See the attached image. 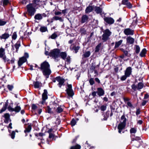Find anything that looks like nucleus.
<instances>
[{"label": "nucleus", "instance_id": "obj_48", "mask_svg": "<svg viewBox=\"0 0 149 149\" xmlns=\"http://www.w3.org/2000/svg\"><path fill=\"white\" fill-rule=\"evenodd\" d=\"M101 45L99 44L96 47L95 49V52H98L100 50V47Z\"/></svg>", "mask_w": 149, "mask_h": 149}, {"label": "nucleus", "instance_id": "obj_3", "mask_svg": "<svg viewBox=\"0 0 149 149\" xmlns=\"http://www.w3.org/2000/svg\"><path fill=\"white\" fill-rule=\"evenodd\" d=\"M60 49H55L51 51L49 56L52 58L56 59L59 57Z\"/></svg>", "mask_w": 149, "mask_h": 149}, {"label": "nucleus", "instance_id": "obj_57", "mask_svg": "<svg viewBox=\"0 0 149 149\" xmlns=\"http://www.w3.org/2000/svg\"><path fill=\"white\" fill-rule=\"evenodd\" d=\"M7 109L10 111H14V108L10 106H9Z\"/></svg>", "mask_w": 149, "mask_h": 149}, {"label": "nucleus", "instance_id": "obj_28", "mask_svg": "<svg viewBox=\"0 0 149 149\" xmlns=\"http://www.w3.org/2000/svg\"><path fill=\"white\" fill-rule=\"evenodd\" d=\"M123 42L122 40H120L119 41L115 42V45L114 47L115 49L118 47Z\"/></svg>", "mask_w": 149, "mask_h": 149}, {"label": "nucleus", "instance_id": "obj_25", "mask_svg": "<svg viewBox=\"0 0 149 149\" xmlns=\"http://www.w3.org/2000/svg\"><path fill=\"white\" fill-rule=\"evenodd\" d=\"M34 18L36 19L41 20L42 19V17L41 14L38 13L35 15Z\"/></svg>", "mask_w": 149, "mask_h": 149}, {"label": "nucleus", "instance_id": "obj_55", "mask_svg": "<svg viewBox=\"0 0 149 149\" xmlns=\"http://www.w3.org/2000/svg\"><path fill=\"white\" fill-rule=\"evenodd\" d=\"M15 131H13L10 134L11 138L12 139H14L15 137Z\"/></svg>", "mask_w": 149, "mask_h": 149}, {"label": "nucleus", "instance_id": "obj_54", "mask_svg": "<svg viewBox=\"0 0 149 149\" xmlns=\"http://www.w3.org/2000/svg\"><path fill=\"white\" fill-rule=\"evenodd\" d=\"M17 38V35L16 32H14L12 36V38L13 40H15Z\"/></svg>", "mask_w": 149, "mask_h": 149}, {"label": "nucleus", "instance_id": "obj_63", "mask_svg": "<svg viewBox=\"0 0 149 149\" xmlns=\"http://www.w3.org/2000/svg\"><path fill=\"white\" fill-rule=\"evenodd\" d=\"M149 98V95L148 94H146L145 95L144 99H146Z\"/></svg>", "mask_w": 149, "mask_h": 149}, {"label": "nucleus", "instance_id": "obj_19", "mask_svg": "<svg viewBox=\"0 0 149 149\" xmlns=\"http://www.w3.org/2000/svg\"><path fill=\"white\" fill-rule=\"evenodd\" d=\"M59 57L63 59L64 60L66 59V58L67 57V54L65 52H60V50L59 52Z\"/></svg>", "mask_w": 149, "mask_h": 149}, {"label": "nucleus", "instance_id": "obj_49", "mask_svg": "<svg viewBox=\"0 0 149 149\" xmlns=\"http://www.w3.org/2000/svg\"><path fill=\"white\" fill-rule=\"evenodd\" d=\"M107 108V106L106 105H103L101 106L100 107V109L101 111H104Z\"/></svg>", "mask_w": 149, "mask_h": 149}, {"label": "nucleus", "instance_id": "obj_1", "mask_svg": "<svg viewBox=\"0 0 149 149\" xmlns=\"http://www.w3.org/2000/svg\"><path fill=\"white\" fill-rule=\"evenodd\" d=\"M39 68L42 72L43 74L47 78H48L51 72L49 63L47 61H45L41 64L40 67Z\"/></svg>", "mask_w": 149, "mask_h": 149}, {"label": "nucleus", "instance_id": "obj_32", "mask_svg": "<svg viewBox=\"0 0 149 149\" xmlns=\"http://www.w3.org/2000/svg\"><path fill=\"white\" fill-rule=\"evenodd\" d=\"M6 20L2 19H0V26H3L5 25L7 23Z\"/></svg>", "mask_w": 149, "mask_h": 149}, {"label": "nucleus", "instance_id": "obj_7", "mask_svg": "<svg viewBox=\"0 0 149 149\" xmlns=\"http://www.w3.org/2000/svg\"><path fill=\"white\" fill-rule=\"evenodd\" d=\"M66 91L68 95L70 97H72L74 95V93L72 89V86L71 84H68Z\"/></svg>", "mask_w": 149, "mask_h": 149}, {"label": "nucleus", "instance_id": "obj_13", "mask_svg": "<svg viewBox=\"0 0 149 149\" xmlns=\"http://www.w3.org/2000/svg\"><path fill=\"white\" fill-rule=\"evenodd\" d=\"M125 34L127 35H133L134 34V31L130 28L125 29L124 31Z\"/></svg>", "mask_w": 149, "mask_h": 149}, {"label": "nucleus", "instance_id": "obj_17", "mask_svg": "<svg viewBox=\"0 0 149 149\" xmlns=\"http://www.w3.org/2000/svg\"><path fill=\"white\" fill-rule=\"evenodd\" d=\"M126 40L127 43L131 44H133L134 41V39L130 36L126 38Z\"/></svg>", "mask_w": 149, "mask_h": 149}, {"label": "nucleus", "instance_id": "obj_59", "mask_svg": "<svg viewBox=\"0 0 149 149\" xmlns=\"http://www.w3.org/2000/svg\"><path fill=\"white\" fill-rule=\"evenodd\" d=\"M95 65H94V64L92 63V65L91 66L90 69L91 70H95Z\"/></svg>", "mask_w": 149, "mask_h": 149}, {"label": "nucleus", "instance_id": "obj_11", "mask_svg": "<svg viewBox=\"0 0 149 149\" xmlns=\"http://www.w3.org/2000/svg\"><path fill=\"white\" fill-rule=\"evenodd\" d=\"M122 4L125 5L126 7L128 8H132V5L129 0H122L121 2Z\"/></svg>", "mask_w": 149, "mask_h": 149}, {"label": "nucleus", "instance_id": "obj_36", "mask_svg": "<svg viewBox=\"0 0 149 149\" xmlns=\"http://www.w3.org/2000/svg\"><path fill=\"white\" fill-rule=\"evenodd\" d=\"M81 148V146L79 144H77L74 146H72L70 149H80Z\"/></svg>", "mask_w": 149, "mask_h": 149}, {"label": "nucleus", "instance_id": "obj_22", "mask_svg": "<svg viewBox=\"0 0 149 149\" xmlns=\"http://www.w3.org/2000/svg\"><path fill=\"white\" fill-rule=\"evenodd\" d=\"M20 46V41L19 40L18 41L15 45L14 46L16 49V52H18L19 48Z\"/></svg>", "mask_w": 149, "mask_h": 149}, {"label": "nucleus", "instance_id": "obj_64", "mask_svg": "<svg viewBox=\"0 0 149 149\" xmlns=\"http://www.w3.org/2000/svg\"><path fill=\"white\" fill-rule=\"evenodd\" d=\"M66 61L70 63V57L68 56L66 58Z\"/></svg>", "mask_w": 149, "mask_h": 149}, {"label": "nucleus", "instance_id": "obj_62", "mask_svg": "<svg viewBox=\"0 0 149 149\" xmlns=\"http://www.w3.org/2000/svg\"><path fill=\"white\" fill-rule=\"evenodd\" d=\"M8 88V89L10 90H11L13 88V86L12 85H8L7 86Z\"/></svg>", "mask_w": 149, "mask_h": 149}, {"label": "nucleus", "instance_id": "obj_29", "mask_svg": "<svg viewBox=\"0 0 149 149\" xmlns=\"http://www.w3.org/2000/svg\"><path fill=\"white\" fill-rule=\"evenodd\" d=\"M95 11L97 13H100L102 12V9L99 7L95 6Z\"/></svg>", "mask_w": 149, "mask_h": 149}, {"label": "nucleus", "instance_id": "obj_26", "mask_svg": "<svg viewBox=\"0 0 149 149\" xmlns=\"http://www.w3.org/2000/svg\"><path fill=\"white\" fill-rule=\"evenodd\" d=\"M52 19L54 20H59L61 22H63V20L61 17H59L57 16H55L53 17Z\"/></svg>", "mask_w": 149, "mask_h": 149}, {"label": "nucleus", "instance_id": "obj_23", "mask_svg": "<svg viewBox=\"0 0 149 149\" xmlns=\"http://www.w3.org/2000/svg\"><path fill=\"white\" fill-rule=\"evenodd\" d=\"M91 54V52L89 51L85 52L83 55L82 56L84 58H86L89 57Z\"/></svg>", "mask_w": 149, "mask_h": 149}, {"label": "nucleus", "instance_id": "obj_38", "mask_svg": "<svg viewBox=\"0 0 149 149\" xmlns=\"http://www.w3.org/2000/svg\"><path fill=\"white\" fill-rule=\"evenodd\" d=\"M40 31L41 32H45L47 31V28L46 26H42L40 28Z\"/></svg>", "mask_w": 149, "mask_h": 149}, {"label": "nucleus", "instance_id": "obj_40", "mask_svg": "<svg viewBox=\"0 0 149 149\" xmlns=\"http://www.w3.org/2000/svg\"><path fill=\"white\" fill-rule=\"evenodd\" d=\"M121 121L120 122L126 123L127 120L126 118H125V116L124 115H123L121 116Z\"/></svg>", "mask_w": 149, "mask_h": 149}, {"label": "nucleus", "instance_id": "obj_46", "mask_svg": "<svg viewBox=\"0 0 149 149\" xmlns=\"http://www.w3.org/2000/svg\"><path fill=\"white\" fill-rule=\"evenodd\" d=\"M131 87L132 89L134 91H135L137 90H138L137 86L136 85L134 84H133L132 85Z\"/></svg>", "mask_w": 149, "mask_h": 149}, {"label": "nucleus", "instance_id": "obj_60", "mask_svg": "<svg viewBox=\"0 0 149 149\" xmlns=\"http://www.w3.org/2000/svg\"><path fill=\"white\" fill-rule=\"evenodd\" d=\"M37 108V106L35 104H33L32 105V109L33 110H35Z\"/></svg>", "mask_w": 149, "mask_h": 149}, {"label": "nucleus", "instance_id": "obj_45", "mask_svg": "<svg viewBox=\"0 0 149 149\" xmlns=\"http://www.w3.org/2000/svg\"><path fill=\"white\" fill-rule=\"evenodd\" d=\"M63 111V109L61 107H58L57 108L56 111L58 113H60Z\"/></svg>", "mask_w": 149, "mask_h": 149}, {"label": "nucleus", "instance_id": "obj_24", "mask_svg": "<svg viewBox=\"0 0 149 149\" xmlns=\"http://www.w3.org/2000/svg\"><path fill=\"white\" fill-rule=\"evenodd\" d=\"M93 9V7L89 6H88L86 8L85 10V12L86 13L91 12L92 11Z\"/></svg>", "mask_w": 149, "mask_h": 149}, {"label": "nucleus", "instance_id": "obj_9", "mask_svg": "<svg viewBox=\"0 0 149 149\" xmlns=\"http://www.w3.org/2000/svg\"><path fill=\"white\" fill-rule=\"evenodd\" d=\"M126 123L120 122L118 126V132L121 133L122 131L124 129L125 127Z\"/></svg>", "mask_w": 149, "mask_h": 149}, {"label": "nucleus", "instance_id": "obj_6", "mask_svg": "<svg viewBox=\"0 0 149 149\" xmlns=\"http://www.w3.org/2000/svg\"><path fill=\"white\" fill-rule=\"evenodd\" d=\"M0 58H1L5 62H8L9 61L5 54V49L2 47L0 48Z\"/></svg>", "mask_w": 149, "mask_h": 149}, {"label": "nucleus", "instance_id": "obj_50", "mask_svg": "<svg viewBox=\"0 0 149 149\" xmlns=\"http://www.w3.org/2000/svg\"><path fill=\"white\" fill-rule=\"evenodd\" d=\"M46 111L48 113H52L51 109L49 107L47 106L46 109Z\"/></svg>", "mask_w": 149, "mask_h": 149}, {"label": "nucleus", "instance_id": "obj_14", "mask_svg": "<svg viewBox=\"0 0 149 149\" xmlns=\"http://www.w3.org/2000/svg\"><path fill=\"white\" fill-rule=\"evenodd\" d=\"M132 72V68L130 67H127L125 72V74L128 77H129Z\"/></svg>", "mask_w": 149, "mask_h": 149}, {"label": "nucleus", "instance_id": "obj_5", "mask_svg": "<svg viewBox=\"0 0 149 149\" xmlns=\"http://www.w3.org/2000/svg\"><path fill=\"white\" fill-rule=\"evenodd\" d=\"M103 33L102 35V40L104 41H106L109 39L112 33L109 29H107L103 31Z\"/></svg>", "mask_w": 149, "mask_h": 149}, {"label": "nucleus", "instance_id": "obj_42", "mask_svg": "<svg viewBox=\"0 0 149 149\" xmlns=\"http://www.w3.org/2000/svg\"><path fill=\"white\" fill-rule=\"evenodd\" d=\"M40 2V0H33L32 1V4L37 6L39 4Z\"/></svg>", "mask_w": 149, "mask_h": 149}, {"label": "nucleus", "instance_id": "obj_58", "mask_svg": "<svg viewBox=\"0 0 149 149\" xmlns=\"http://www.w3.org/2000/svg\"><path fill=\"white\" fill-rule=\"evenodd\" d=\"M20 2L23 4H25L27 2V0H20Z\"/></svg>", "mask_w": 149, "mask_h": 149}, {"label": "nucleus", "instance_id": "obj_20", "mask_svg": "<svg viewBox=\"0 0 149 149\" xmlns=\"http://www.w3.org/2000/svg\"><path fill=\"white\" fill-rule=\"evenodd\" d=\"M33 84L35 88H38L41 87L42 86V83L38 81L34 82Z\"/></svg>", "mask_w": 149, "mask_h": 149}, {"label": "nucleus", "instance_id": "obj_56", "mask_svg": "<svg viewBox=\"0 0 149 149\" xmlns=\"http://www.w3.org/2000/svg\"><path fill=\"white\" fill-rule=\"evenodd\" d=\"M127 77H128L125 74V75L121 77L120 79L122 81H124L125 80Z\"/></svg>", "mask_w": 149, "mask_h": 149}, {"label": "nucleus", "instance_id": "obj_4", "mask_svg": "<svg viewBox=\"0 0 149 149\" xmlns=\"http://www.w3.org/2000/svg\"><path fill=\"white\" fill-rule=\"evenodd\" d=\"M29 57V55L28 53H25L24 56L19 58L18 62V66H20L23 63L27 61V59Z\"/></svg>", "mask_w": 149, "mask_h": 149}, {"label": "nucleus", "instance_id": "obj_43", "mask_svg": "<svg viewBox=\"0 0 149 149\" xmlns=\"http://www.w3.org/2000/svg\"><path fill=\"white\" fill-rule=\"evenodd\" d=\"M143 85L141 83H138L137 85L138 89L139 90L142 88L143 87Z\"/></svg>", "mask_w": 149, "mask_h": 149}, {"label": "nucleus", "instance_id": "obj_21", "mask_svg": "<svg viewBox=\"0 0 149 149\" xmlns=\"http://www.w3.org/2000/svg\"><path fill=\"white\" fill-rule=\"evenodd\" d=\"M88 19V16L86 15L82 16L81 18V22L82 23H84L87 21Z\"/></svg>", "mask_w": 149, "mask_h": 149}, {"label": "nucleus", "instance_id": "obj_27", "mask_svg": "<svg viewBox=\"0 0 149 149\" xmlns=\"http://www.w3.org/2000/svg\"><path fill=\"white\" fill-rule=\"evenodd\" d=\"M146 53V50L145 48L143 49L141 52L140 54V56L141 57H143L145 56V54Z\"/></svg>", "mask_w": 149, "mask_h": 149}, {"label": "nucleus", "instance_id": "obj_33", "mask_svg": "<svg viewBox=\"0 0 149 149\" xmlns=\"http://www.w3.org/2000/svg\"><path fill=\"white\" fill-rule=\"evenodd\" d=\"M133 136H134V135H132L131 136L132 141H134V140L139 141L141 139V138L139 137L136 136L135 138H133L132 137Z\"/></svg>", "mask_w": 149, "mask_h": 149}, {"label": "nucleus", "instance_id": "obj_2", "mask_svg": "<svg viewBox=\"0 0 149 149\" xmlns=\"http://www.w3.org/2000/svg\"><path fill=\"white\" fill-rule=\"evenodd\" d=\"M28 14L29 15L32 16L35 14L36 11L35 8L33 6L32 3H30L26 6Z\"/></svg>", "mask_w": 149, "mask_h": 149}, {"label": "nucleus", "instance_id": "obj_30", "mask_svg": "<svg viewBox=\"0 0 149 149\" xmlns=\"http://www.w3.org/2000/svg\"><path fill=\"white\" fill-rule=\"evenodd\" d=\"M8 106V104L7 103H6L5 104L3 105V107L0 111V113H1L5 111L7 108Z\"/></svg>", "mask_w": 149, "mask_h": 149}, {"label": "nucleus", "instance_id": "obj_37", "mask_svg": "<svg viewBox=\"0 0 149 149\" xmlns=\"http://www.w3.org/2000/svg\"><path fill=\"white\" fill-rule=\"evenodd\" d=\"M137 131V128L135 127L131 128L130 130V132L131 134L135 133Z\"/></svg>", "mask_w": 149, "mask_h": 149}, {"label": "nucleus", "instance_id": "obj_18", "mask_svg": "<svg viewBox=\"0 0 149 149\" xmlns=\"http://www.w3.org/2000/svg\"><path fill=\"white\" fill-rule=\"evenodd\" d=\"M10 36V35L7 33H5L3 34H2L0 36V38L1 39H6L8 38Z\"/></svg>", "mask_w": 149, "mask_h": 149}, {"label": "nucleus", "instance_id": "obj_47", "mask_svg": "<svg viewBox=\"0 0 149 149\" xmlns=\"http://www.w3.org/2000/svg\"><path fill=\"white\" fill-rule=\"evenodd\" d=\"M127 105V108L128 107H131V108H132L133 107V105L131 102L130 101H128L127 102V103H126Z\"/></svg>", "mask_w": 149, "mask_h": 149}, {"label": "nucleus", "instance_id": "obj_41", "mask_svg": "<svg viewBox=\"0 0 149 149\" xmlns=\"http://www.w3.org/2000/svg\"><path fill=\"white\" fill-rule=\"evenodd\" d=\"M57 37V35L56 32H54L52 34L50 37L49 38L52 39H55Z\"/></svg>", "mask_w": 149, "mask_h": 149}, {"label": "nucleus", "instance_id": "obj_39", "mask_svg": "<svg viewBox=\"0 0 149 149\" xmlns=\"http://www.w3.org/2000/svg\"><path fill=\"white\" fill-rule=\"evenodd\" d=\"M2 2L3 5L4 6L8 5L10 3L8 0H2Z\"/></svg>", "mask_w": 149, "mask_h": 149}, {"label": "nucleus", "instance_id": "obj_31", "mask_svg": "<svg viewBox=\"0 0 149 149\" xmlns=\"http://www.w3.org/2000/svg\"><path fill=\"white\" fill-rule=\"evenodd\" d=\"M21 108L20 106L17 105V106L14 108V111L16 113H18L21 110Z\"/></svg>", "mask_w": 149, "mask_h": 149}, {"label": "nucleus", "instance_id": "obj_8", "mask_svg": "<svg viewBox=\"0 0 149 149\" xmlns=\"http://www.w3.org/2000/svg\"><path fill=\"white\" fill-rule=\"evenodd\" d=\"M56 80L58 82V85L59 87L61 88L62 86L64 85V83L65 81L64 79L58 76L56 78Z\"/></svg>", "mask_w": 149, "mask_h": 149}, {"label": "nucleus", "instance_id": "obj_12", "mask_svg": "<svg viewBox=\"0 0 149 149\" xmlns=\"http://www.w3.org/2000/svg\"><path fill=\"white\" fill-rule=\"evenodd\" d=\"M47 92L46 90H44V92L42 94V101L41 103L43 104L45 102V101L47 99Z\"/></svg>", "mask_w": 149, "mask_h": 149}, {"label": "nucleus", "instance_id": "obj_35", "mask_svg": "<svg viewBox=\"0 0 149 149\" xmlns=\"http://www.w3.org/2000/svg\"><path fill=\"white\" fill-rule=\"evenodd\" d=\"M134 50L136 54H138L140 50V47L139 46L135 45L134 47Z\"/></svg>", "mask_w": 149, "mask_h": 149}, {"label": "nucleus", "instance_id": "obj_61", "mask_svg": "<svg viewBox=\"0 0 149 149\" xmlns=\"http://www.w3.org/2000/svg\"><path fill=\"white\" fill-rule=\"evenodd\" d=\"M54 135L52 133H49V138L50 139H53L54 138Z\"/></svg>", "mask_w": 149, "mask_h": 149}, {"label": "nucleus", "instance_id": "obj_15", "mask_svg": "<svg viewBox=\"0 0 149 149\" xmlns=\"http://www.w3.org/2000/svg\"><path fill=\"white\" fill-rule=\"evenodd\" d=\"M4 117L5 118L4 122L6 123H8L9 121H11L10 118V115L8 113H6L4 114Z\"/></svg>", "mask_w": 149, "mask_h": 149}, {"label": "nucleus", "instance_id": "obj_10", "mask_svg": "<svg viewBox=\"0 0 149 149\" xmlns=\"http://www.w3.org/2000/svg\"><path fill=\"white\" fill-rule=\"evenodd\" d=\"M104 20L107 23L109 24H112L114 22V19L111 17H105L104 18Z\"/></svg>", "mask_w": 149, "mask_h": 149}, {"label": "nucleus", "instance_id": "obj_44", "mask_svg": "<svg viewBox=\"0 0 149 149\" xmlns=\"http://www.w3.org/2000/svg\"><path fill=\"white\" fill-rule=\"evenodd\" d=\"M79 49V47H76L75 46H74L72 48V49L74 50L75 53H77L78 52V50Z\"/></svg>", "mask_w": 149, "mask_h": 149}, {"label": "nucleus", "instance_id": "obj_16", "mask_svg": "<svg viewBox=\"0 0 149 149\" xmlns=\"http://www.w3.org/2000/svg\"><path fill=\"white\" fill-rule=\"evenodd\" d=\"M97 93L99 96H102L103 95L104 93V90L101 88H97Z\"/></svg>", "mask_w": 149, "mask_h": 149}, {"label": "nucleus", "instance_id": "obj_53", "mask_svg": "<svg viewBox=\"0 0 149 149\" xmlns=\"http://www.w3.org/2000/svg\"><path fill=\"white\" fill-rule=\"evenodd\" d=\"M89 82L90 84L91 85H93L94 84V81L92 78L90 79Z\"/></svg>", "mask_w": 149, "mask_h": 149}, {"label": "nucleus", "instance_id": "obj_52", "mask_svg": "<svg viewBox=\"0 0 149 149\" xmlns=\"http://www.w3.org/2000/svg\"><path fill=\"white\" fill-rule=\"evenodd\" d=\"M123 99L125 103H127V102L129 101L130 100V98L127 97H124L123 98Z\"/></svg>", "mask_w": 149, "mask_h": 149}, {"label": "nucleus", "instance_id": "obj_34", "mask_svg": "<svg viewBox=\"0 0 149 149\" xmlns=\"http://www.w3.org/2000/svg\"><path fill=\"white\" fill-rule=\"evenodd\" d=\"M31 125H28L27 127H26L25 130L24 132L25 133L29 132L31 131Z\"/></svg>", "mask_w": 149, "mask_h": 149}, {"label": "nucleus", "instance_id": "obj_51", "mask_svg": "<svg viewBox=\"0 0 149 149\" xmlns=\"http://www.w3.org/2000/svg\"><path fill=\"white\" fill-rule=\"evenodd\" d=\"M76 122L74 119H72L71 121L70 124L72 126H74L76 124Z\"/></svg>", "mask_w": 149, "mask_h": 149}]
</instances>
